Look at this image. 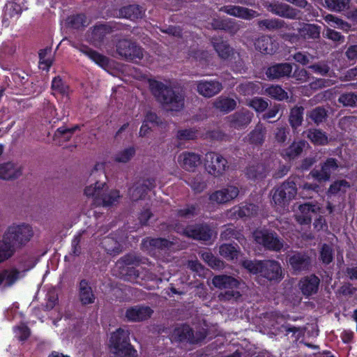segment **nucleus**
I'll return each instance as SVG.
<instances>
[{"label":"nucleus","instance_id":"obj_38","mask_svg":"<svg viewBox=\"0 0 357 357\" xmlns=\"http://www.w3.org/2000/svg\"><path fill=\"white\" fill-rule=\"evenodd\" d=\"M265 135L266 128L262 124L258 123L255 129L248 135V142L253 145H261L264 141Z\"/></svg>","mask_w":357,"mask_h":357},{"label":"nucleus","instance_id":"obj_21","mask_svg":"<svg viewBox=\"0 0 357 357\" xmlns=\"http://www.w3.org/2000/svg\"><path fill=\"white\" fill-rule=\"evenodd\" d=\"M253 114L248 110L243 109L227 117L231 128L243 129L247 127L252 121Z\"/></svg>","mask_w":357,"mask_h":357},{"label":"nucleus","instance_id":"obj_41","mask_svg":"<svg viewBox=\"0 0 357 357\" xmlns=\"http://www.w3.org/2000/svg\"><path fill=\"white\" fill-rule=\"evenodd\" d=\"M20 278V272L15 269H8L0 272V285L9 287Z\"/></svg>","mask_w":357,"mask_h":357},{"label":"nucleus","instance_id":"obj_47","mask_svg":"<svg viewBox=\"0 0 357 357\" xmlns=\"http://www.w3.org/2000/svg\"><path fill=\"white\" fill-rule=\"evenodd\" d=\"M149 182V185H146V184H143V185H137V186H132V188H130L129 189V191H128V193H129V195L130 197V198L132 199V200H137L140 198H142L146 189H150L152 187H153V185L152 184V183L150 181H148Z\"/></svg>","mask_w":357,"mask_h":357},{"label":"nucleus","instance_id":"obj_18","mask_svg":"<svg viewBox=\"0 0 357 357\" xmlns=\"http://www.w3.org/2000/svg\"><path fill=\"white\" fill-rule=\"evenodd\" d=\"M292 28L297 30L298 36L304 40L317 39L320 36L321 27L317 24L295 22Z\"/></svg>","mask_w":357,"mask_h":357},{"label":"nucleus","instance_id":"obj_34","mask_svg":"<svg viewBox=\"0 0 357 357\" xmlns=\"http://www.w3.org/2000/svg\"><path fill=\"white\" fill-rule=\"evenodd\" d=\"M144 14V10L138 5H130L123 7L119 10V15L121 17L135 20L142 18Z\"/></svg>","mask_w":357,"mask_h":357},{"label":"nucleus","instance_id":"obj_12","mask_svg":"<svg viewBox=\"0 0 357 357\" xmlns=\"http://www.w3.org/2000/svg\"><path fill=\"white\" fill-rule=\"evenodd\" d=\"M205 167L208 172L215 176L222 174L227 167V161L221 155L208 152L205 157Z\"/></svg>","mask_w":357,"mask_h":357},{"label":"nucleus","instance_id":"obj_24","mask_svg":"<svg viewBox=\"0 0 357 357\" xmlns=\"http://www.w3.org/2000/svg\"><path fill=\"white\" fill-rule=\"evenodd\" d=\"M320 280L314 275L302 278L299 282V288L302 294L308 297L315 294L319 289Z\"/></svg>","mask_w":357,"mask_h":357},{"label":"nucleus","instance_id":"obj_51","mask_svg":"<svg viewBox=\"0 0 357 357\" xmlns=\"http://www.w3.org/2000/svg\"><path fill=\"white\" fill-rule=\"evenodd\" d=\"M260 89V83L259 82H248L243 84H241L238 87V91L244 95V96H248V95H252L254 93H258L259 90Z\"/></svg>","mask_w":357,"mask_h":357},{"label":"nucleus","instance_id":"obj_10","mask_svg":"<svg viewBox=\"0 0 357 357\" xmlns=\"http://www.w3.org/2000/svg\"><path fill=\"white\" fill-rule=\"evenodd\" d=\"M116 52L126 60L135 61L143 57V50L136 43L128 40H121L116 44Z\"/></svg>","mask_w":357,"mask_h":357},{"label":"nucleus","instance_id":"obj_49","mask_svg":"<svg viewBox=\"0 0 357 357\" xmlns=\"http://www.w3.org/2000/svg\"><path fill=\"white\" fill-rule=\"evenodd\" d=\"M266 93L270 97L278 100H283L287 98V93L278 85H272L265 90Z\"/></svg>","mask_w":357,"mask_h":357},{"label":"nucleus","instance_id":"obj_35","mask_svg":"<svg viewBox=\"0 0 357 357\" xmlns=\"http://www.w3.org/2000/svg\"><path fill=\"white\" fill-rule=\"evenodd\" d=\"M21 174L20 168L11 162L0 165V178L11 179L18 177Z\"/></svg>","mask_w":357,"mask_h":357},{"label":"nucleus","instance_id":"obj_45","mask_svg":"<svg viewBox=\"0 0 357 357\" xmlns=\"http://www.w3.org/2000/svg\"><path fill=\"white\" fill-rule=\"evenodd\" d=\"M324 20L331 26L336 29H342L344 31L348 32L350 30L351 26L347 22L343 21L342 19L335 17L333 15L328 14L324 17Z\"/></svg>","mask_w":357,"mask_h":357},{"label":"nucleus","instance_id":"obj_25","mask_svg":"<svg viewBox=\"0 0 357 357\" xmlns=\"http://www.w3.org/2000/svg\"><path fill=\"white\" fill-rule=\"evenodd\" d=\"M268 280H280L282 278L280 264L274 260H265L263 264L262 275Z\"/></svg>","mask_w":357,"mask_h":357},{"label":"nucleus","instance_id":"obj_20","mask_svg":"<svg viewBox=\"0 0 357 357\" xmlns=\"http://www.w3.org/2000/svg\"><path fill=\"white\" fill-rule=\"evenodd\" d=\"M222 89V84L216 80H200L197 84V92L206 98L214 96Z\"/></svg>","mask_w":357,"mask_h":357},{"label":"nucleus","instance_id":"obj_50","mask_svg":"<svg viewBox=\"0 0 357 357\" xmlns=\"http://www.w3.org/2000/svg\"><path fill=\"white\" fill-rule=\"evenodd\" d=\"M202 259L208 264L209 266L214 269H221L224 266V263L217 257H215L210 252H204L202 253Z\"/></svg>","mask_w":357,"mask_h":357},{"label":"nucleus","instance_id":"obj_62","mask_svg":"<svg viewBox=\"0 0 357 357\" xmlns=\"http://www.w3.org/2000/svg\"><path fill=\"white\" fill-rule=\"evenodd\" d=\"M135 149L132 147H130L124 149L123 151L119 152L116 155V160L120 162H128L135 154Z\"/></svg>","mask_w":357,"mask_h":357},{"label":"nucleus","instance_id":"obj_44","mask_svg":"<svg viewBox=\"0 0 357 357\" xmlns=\"http://www.w3.org/2000/svg\"><path fill=\"white\" fill-rule=\"evenodd\" d=\"M214 107L225 112H229L236 107V102L232 98L220 96L213 103Z\"/></svg>","mask_w":357,"mask_h":357},{"label":"nucleus","instance_id":"obj_30","mask_svg":"<svg viewBox=\"0 0 357 357\" xmlns=\"http://www.w3.org/2000/svg\"><path fill=\"white\" fill-rule=\"evenodd\" d=\"M291 71L292 66L290 63H279L268 68L266 71V75L270 79H278L289 76Z\"/></svg>","mask_w":357,"mask_h":357},{"label":"nucleus","instance_id":"obj_5","mask_svg":"<svg viewBox=\"0 0 357 357\" xmlns=\"http://www.w3.org/2000/svg\"><path fill=\"white\" fill-rule=\"evenodd\" d=\"M212 282L218 289H228L225 294L219 295L220 300L237 299L241 296L238 291L233 290V289L237 288L240 283L238 280L231 276L226 275H216L213 278Z\"/></svg>","mask_w":357,"mask_h":357},{"label":"nucleus","instance_id":"obj_8","mask_svg":"<svg viewBox=\"0 0 357 357\" xmlns=\"http://www.w3.org/2000/svg\"><path fill=\"white\" fill-rule=\"evenodd\" d=\"M140 263H142V259L133 255H128L125 256L121 261L117 263V266L121 267L123 264L126 267L123 268V271L126 273V280H130L132 282H139L137 280L138 278L145 280H153L152 275L149 274H144L139 272V269H136L135 267H129L130 265L138 266ZM143 264L144 262L143 261Z\"/></svg>","mask_w":357,"mask_h":357},{"label":"nucleus","instance_id":"obj_16","mask_svg":"<svg viewBox=\"0 0 357 357\" xmlns=\"http://www.w3.org/2000/svg\"><path fill=\"white\" fill-rule=\"evenodd\" d=\"M239 194L238 188L234 185H228L225 188L213 192L209 199L213 203L225 204L235 199Z\"/></svg>","mask_w":357,"mask_h":357},{"label":"nucleus","instance_id":"obj_52","mask_svg":"<svg viewBox=\"0 0 357 357\" xmlns=\"http://www.w3.org/2000/svg\"><path fill=\"white\" fill-rule=\"evenodd\" d=\"M264 261L245 260L242 262L243 266L252 274L262 275Z\"/></svg>","mask_w":357,"mask_h":357},{"label":"nucleus","instance_id":"obj_59","mask_svg":"<svg viewBox=\"0 0 357 357\" xmlns=\"http://www.w3.org/2000/svg\"><path fill=\"white\" fill-rule=\"evenodd\" d=\"M198 131L193 128L180 130L178 131L176 138L181 141L191 140L197 138Z\"/></svg>","mask_w":357,"mask_h":357},{"label":"nucleus","instance_id":"obj_28","mask_svg":"<svg viewBox=\"0 0 357 357\" xmlns=\"http://www.w3.org/2000/svg\"><path fill=\"white\" fill-rule=\"evenodd\" d=\"M79 298L83 305L93 303L96 299L92 288L86 280H82L79 285Z\"/></svg>","mask_w":357,"mask_h":357},{"label":"nucleus","instance_id":"obj_58","mask_svg":"<svg viewBox=\"0 0 357 357\" xmlns=\"http://www.w3.org/2000/svg\"><path fill=\"white\" fill-rule=\"evenodd\" d=\"M221 238L225 240L235 238L241 244L243 243L242 241L244 240L243 236L240 231L231 227L227 228L221 233Z\"/></svg>","mask_w":357,"mask_h":357},{"label":"nucleus","instance_id":"obj_42","mask_svg":"<svg viewBox=\"0 0 357 357\" xmlns=\"http://www.w3.org/2000/svg\"><path fill=\"white\" fill-rule=\"evenodd\" d=\"M15 248L13 245L3 236L2 240H0V264L9 259L14 255Z\"/></svg>","mask_w":357,"mask_h":357},{"label":"nucleus","instance_id":"obj_22","mask_svg":"<svg viewBox=\"0 0 357 357\" xmlns=\"http://www.w3.org/2000/svg\"><path fill=\"white\" fill-rule=\"evenodd\" d=\"M220 10L227 15L243 20H251L258 16L257 11L238 6H225L221 7Z\"/></svg>","mask_w":357,"mask_h":357},{"label":"nucleus","instance_id":"obj_55","mask_svg":"<svg viewBox=\"0 0 357 357\" xmlns=\"http://www.w3.org/2000/svg\"><path fill=\"white\" fill-rule=\"evenodd\" d=\"M247 105L254 109L257 112H264L268 106V102L259 97L250 99Z\"/></svg>","mask_w":357,"mask_h":357},{"label":"nucleus","instance_id":"obj_60","mask_svg":"<svg viewBox=\"0 0 357 357\" xmlns=\"http://www.w3.org/2000/svg\"><path fill=\"white\" fill-rule=\"evenodd\" d=\"M69 23L75 29H79L89 24L86 16L83 14L73 15L69 18Z\"/></svg>","mask_w":357,"mask_h":357},{"label":"nucleus","instance_id":"obj_40","mask_svg":"<svg viewBox=\"0 0 357 357\" xmlns=\"http://www.w3.org/2000/svg\"><path fill=\"white\" fill-rule=\"evenodd\" d=\"M239 248L237 245L223 244L220 247V255L227 260L233 261L238 258Z\"/></svg>","mask_w":357,"mask_h":357},{"label":"nucleus","instance_id":"obj_36","mask_svg":"<svg viewBox=\"0 0 357 357\" xmlns=\"http://www.w3.org/2000/svg\"><path fill=\"white\" fill-rule=\"evenodd\" d=\"M110 28L106 24L96 25L93 30L88 34L87 40L96 44L102 41L105 36L110 32Z\"/></svg>","mask_w":357,"mask_h":357},{"label":"nucleus","instance_id":"obj_43","mask_svg":"<svg viewBox=\"0 0 357 357\" xmlns=\"http://www.w3.org/2000/svg\"><path fill=\"white\" fill-rule=\"evenodd\" d=\"M307 137L315 145H326L328 142V136L324 132L317 129L307 131Z\"/></svg>","mask_w":357,"mask_h":357},{"label":"nucleus","instance_id":"obj_13","mask_svg":"<svg viewBox=\"0 0 357 357\" xmlns=\"http://www.w3.org/2000/svg\"><path fill=\"white\" fill-rule=\"evenodd\" d=\"M175 229L178 233L196 240L208 241L212 235L211 230L207 225L190 226L185 229L176 226Z\"/></svg>","mask_w":357,"mask_h":357},{"label":"nucleus","instance_id":"obj_46","mask_svg":"<svg viewBox=\"0 0 357 357\" xmlns=\"http://www.w3.org/2000/svg\"><path fill=\"white\" fill-rule=\"evenodd\" d=\"M39 68L43 70H48L52 63L51 48L41 50L39 52Z\"/></svg>","mask_w":357,"mask_h":357},{"label":"nucleus","instance_id":"obj_7","mask_svg":"<svg viewBox=\"0 0 357 357\" xmlns=\"http://www.w3.org/2000/svg\"><path fill=\"white\" fill-rule=\"evenodd\" d=\"M255 242L265 248L273 251H280L284 246V241L276 233L268 229H257L253 232Z\"/></svg>","mask_w":357,"mask_h":357},{"label":"nucleus","instance_id":"obj_48","mask_svg":"<svg viewBox=\"0 0 357 357\" xmlns=\"http://www.w3.org/2000/svg\"><path fill=\"white\" fill-rule=\"evenodd\" d=\"M303 107H295L291 110L289 116V122L291 127L296 129L301 125L303 115Z\"/></svg>","mask_w":357,"mask_h":357},{"label":"nucleus","instance_id":"obj_3","mask_svg":"<svg viewBox=\"0 0 357 357\" xmlns=\"http://www.w3.org/2000/svg\"><path fill=\"white\" fill-rule=\"evenodd\" d=\"M109 347L114 357H137V351L130 343L128 330L118 328L109 337Z\"/></svg>","mask_w":357,"mask_h":357},{"label":"nucleus","instance_id":"obj_29","mask_svg":"<svg viewBox=\"0 0 357 357\" xmlns=\"http://www.w3.org/2000/svg\"><path fill=\"white\" fill-rule=\"evenodd\" d=\"M291 268L296 271L307 269L310 265V257L305 253L294 252L289 259Z\"/></svg>","mask_w":357,"mask_h":357},{"label":"nucleus","instance_id":"obj_14","mask_svg":"<svg viewBox=\"0 0 357 357\" xmlns=\"http://www.w3.org/2000/svg\"><path fill=\"white\" fill-rule=\"evenodd\" d=\"M337 168V160L335 158H330L321 165V169H313L310 174L318 181H327L330 179L331 175L336 171Z\"/></svg>","mask_w":357,"mask_h":357},{"label":"nucleus","instance_id":"obj_1","mask_svg":"<svg viewBox=\"0 0 357 357\" xmlns=\"http://www.w3.org/2000/svg\"><path fill=\"white\" fill-rule=\"evenodd\" d=\"M150 90L156 100L166 110L178 112L184 106V98L181 94L175 93L171 87L155 79H149Z\"/></svg>","mask_w":357,"mask_h":357},{"label":"nucleus","instance_id":"obj_15","mask_svg":"<svg viewBox=\"0 0 357 357\" xmlns=\"http://www.w3.org/2000/svg\"><path fill=\"white\" fill-rule=\"evenodd\" d=\"M320 209L317 203H305L298 206L295 214L297 222L301 225H309L311 222L312 215L316 214Z\"/></svg>","mask_w":357,"mask_h":357},{"label":"nucleus","instance_id":"obj_27","mask_svg":"<svg viewBox=\"0 0 357 357\" xmlns=\"http://www.w3.org/2000/svg\"><path fill=\"white\" fill-rule=\"evenodd\" d=\"M78 50L101 68L108 67L109 60L107 56L85 45H80Z\"/></svg>","mask_w":357,"mask_h":357},{"label":"nucleus","instance_id":"obj_23","mask_svg":"<svg viewBox=\"0 0 357 357\" xmlns=\"http://www.w3.org/2000/svg\"><path fill=\"white\" fill-rule=\"evenodd\" d=\"M177 161L183 169L191 171L201 164V157L193 152L183 151L178 156Z\"/></svg>","mask_w":357,"mask_h":357},{"label":"nucleus","instance_id":"obj_19","mask_svg":"<svg viewBox=\"0 0 357 357\" xmlns=\"http://www.w3.org/2000/svg\"><path fill=\"white\" fill-rule=\"evenodd\" d=\"M153 313L151 307L144 305H136L126 310L125 316L129 321H142L149 319Z\"/></svg>","mask_w":357,"mask_h":357},{"label":"nucleus","instance_id":"obj_57","mask_svg":"<svg viewBox=\"0 0 357 357\" xmlns=\"http://www.w3.org/2000/svg\"><path fill=\"white\" fill-rule=\"evenodd\" d=\"M327 7L334 11H341L349 6V0H325Z\"/></svg>","mask_w":357,"mask_h":357},{"label":"nucleus","instance_id":"obj_17","mask_svg":"<svg viewBox=\"0 0 357 357\" xmlns=\"http://www.w3.org/2000/svg\"><path fill=\"white\" fill-rule=\"evenodd\" d=\"M258 211V206L252 204L235 206L227 212L229 219L234 220L255 216Z\"/></svg>","mask_w":357,"mask_h":357},{"label":"nucleus","instance_id":"obj_6","mask_svg":"<svg viewBox=\"0 0 357 357\" xmlns=\"http://www.w3.org/2000/svg\"><path fill=\"white\" fill-rule=\"evenodd\" d=\"M4 236L15 248L29 242L33 236V230L28 225H12L8 228Z\"/></svg>","mask_w":357,"mask_h":357},{"label":"nucleus","instance_id":"obj_53","mask_svg":"<svg viewBox=\"0 0 357 357\" xmlns=\"http://www.w3.org/2000/svg\"><path fill=\"white\" fill-rule=\"evenodd\" d=\"M338 101L345 107H357V93L353 92L343 93L340 96Z\"/></svg>","mask_w":357,"mask_h":357},{"label":"nucleus","instance_id":"obj_54","mask_svg":"<svg viewBox=\"0 0 357 357\" xmlns=\"http://www.w3.org/2000/svg\"><path fill=\"white\" fill-rule=\"evenodd\" d=\"M260 28L267 30H275L283 26V21L277 19L263 20L258 22Z\"/></svg>","mask_w":357,"mask_h":357},{"label":"nucleus","instance_id":"obj_9","mask_svg":"<svg viewBox=\"0 0 357 357\" xmlns=\"http://www.w3.org/2000/svg\"><path fill=\"white\" fill-rule=\"evenodd\" d=\"M206 336V333L204 330L197 331L195 334L189 326L181 325L174 328L171 340L172 341L187 342L195 344L204 339Z\"/></svg>","mask_w":357,"mask_h":357},{"label":"nucleus","instance_id":"obj_31","mask_svg":"<svg viewBox=\"0 0 357 357\" xmlns=\"http://www.w3.org/2000/svg\"><path fill=\"white\" fill-rule=\"evenodd\" d=\"M52 89L54 96L59 97L61 96V98L65 105H67L69 101V87L65 84L62 79L59 77H54L52 82Z\"/></svg>","mask_w":357,"mask_h":357},{"label":"nucleus","instance_id":"obj_37","mask_svg":"<svg viewBox=\"0 0 357 357\" xmlns=\"http://www.w3.org/2000/svg\"><path fill=\"white\" fill-rule=\"evenodd\" d=\"M305 141L293 142L287 149L282 150L281 155L287 160H292L298 157L305 146Z\"/></svg>","mask_w":357,"mask_h":357},{"label":"nucleus","instance_id":"obj_26","mask_svg":"<svg viewBox=\"0 0 357 357\" xmlns=\"http://www.w3.org/2000/svg\"><path fill=\"white\" fill-rule=\"evenodd\" d=\"M211 43L214 50L220 59L223 60H231L232 58H236V52L226 41L213 38Z\"/></svg>","mask_w":357,"mask_h":357},{"label":"nucleus","instance_id":"obj_4","mask_svg":"<svg viewBox=\"0 0 357 357\" xmlns=\"http://www.w3.org/2000/svg\"><path fill=\"white\" fill-rule=\"evenodd\" d=\"M272 201L280 212L288 210L289 202L294 199L297 193L296 183L294 181L284 182L272 192Z\"/></svg>","mask_w":357,"mask_h":357},{"label":"nucleus","instance_id":"obj_56","mask_svg":"<svg viewBox=\"0 0 357 357\" xmlns=\"http://www.w3.org/2000/svg\"><path fill=\"white\" fill-rule=\"evenodd\" d=\"M350 187L349 183L345 180L335 181L332 183L328 190V194L335 195L340 192H344Z\"/></svg>","mask_w":357,"mask_h":357},{"label":"nucleus","instance_id":"obj_64","mask_svg":"<svg viewBox=\"0 0 357 357\" xmlns=\"http://www.w3.org/2000/svg\"><path fill=\"white\" fill-rule=\"evenodd\" d=\"M188 183L191 186L193 190L197 192L203 191L206 187V183L200 176H197L193 179L190 180Z\"/></svg>","mask_w":357,"mask_h":357},{"label":"nucleus","instance_id":"obj_61","mask_svg":"<svg viewBox=\"0 0 357 357\" xmlns=\"http://www.w3.org/2000/svg\"><path fill=\"white\" fill-rule=\"evenodd\" d=\"M310 118L317 124L323 122L326 117V112L322 107H316L311 111Z\"/></svg>","mask_w":357,"mask_h":357},{"label":"nucleus","instance_id":"obj_33","mask_svg":"<svg viewBox=\"0 0 357 357\" xmlns=\"http://www.w3.org/2000/svg\"><path fill=\"white\" fill-rule=\"evenodd\" d=\"M255 46L257 50L264 54H271L277 50V44L273 43V39L267 36H263L256 40Z\"/></svg>","mask_w":357,"mask_h":357},{"label":"nucleus","instance_id":"obj_63","mask_svg":"<svg viewBox=\"0 0 357 357\" xmlns=\"http://www.w3.org/2000/svg\"><path fill=\"white\" fill-rule=\"evenodd\" d=\"M197 208L195 205L187 206L178 211V216L181 218H191L197 215Z\"/></svg>","mask_w":357,"mask_h":357},{"label":"nucleus","instance_id":"obj_32","mask_svg":"<svg viewBox=\"0 0 357 357\" xmlns=\"http://www.w3.org/2000/svg\"><path fill=\"white\" fill-rule=\"evenodd\" d=\"M268 10L279 16L291 19L295 18L297 15L295 9L284 3H270Z\"/></svg>","mask_w":357,"mask_h":357},{"label":"nucleus","instance_id":"obj_11","mask_svg":"<svg viewBox=\"0 0 357 357\" xmlns=\"http://www.w3.org/2000/svg\"><path fill=\"white\" fill-rule=\"evenodd\" d=\"M176 243L165 238H146L142 242V247L150 255L159 257L163 252L176 249Z\"/></svg>","mask_w":357,"mask_h":357},{"label":"nucleus","instance_id":"obj_39","mask_svg":"<svg viewBox=\"0 0 357 357\" xmlns=\"http://www.w3.org/2000/svg\"><path fill=\"white\" fill-rule=\"evenodd\" d=\"M271 169L270 165L264 167L261 164H258L256 166H251L248 168L246 174L250 179H261L264 178Z\"/></svg>","mask_w":357,"mask_h":357},{"label":"nucleus","instance_id":"obj_2","mask_svg":"<svg viewBox=\"0 0 357 357\" xmlns=\"http://www.w3.org/2000/svg\"><path fill=\"white\" fill-rule=\"evenodd\" d=\"M105 183L96 182L94 185L86 186L84 189V195L92 200L94 206H102L108 207L117 204L120 199L119 192L117 190H107Z\"/></svg>","mask_w":357,"mask_h":357}]
</instances>
